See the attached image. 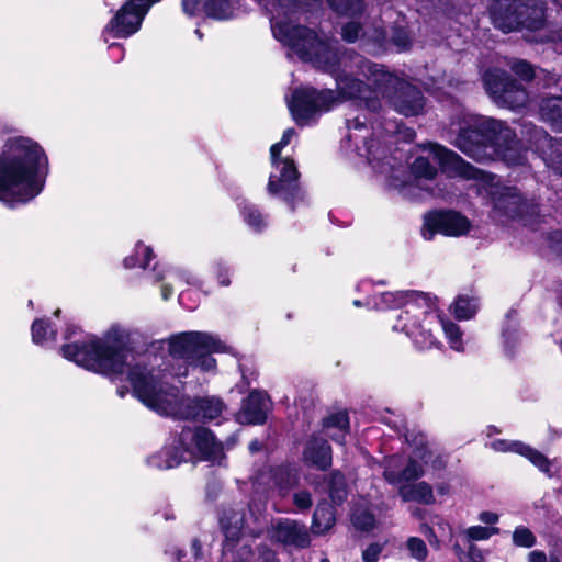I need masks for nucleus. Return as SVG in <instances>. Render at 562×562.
I'll use <instances>...</instances> for the list:
<instances>
[{
	"label": "nucleus",
	"mask_w": 562,
	"mask_h": 562,
	"mask_svg": "<svg viewBox=\"0 0 562 562\" xmlns=\"http://www.w3.org/2000/svg\"><path fill=\"white\" fill-rule=\"evenodd\" d=\"M131 331L111 326L102 337L83 335L65 344L61 355L79 367L110 379L130 381L134 395L148 408L161 415L195 420H214L221 416L224 404L220 398H180L177 387L169 386L167 374L148 369L134 360L131 351Z\"/></svg>",
	"instance_id": "nucleus-1"
},
{
	"label": "nucleus",
	"mask_w": 562,
	"mask_h": 562,
	"mask_svg": "<svg viewBox=\"0 0 562 562\" xmlns=\"http://www.w3.org/2000/svg\"><path fill=\"white\" fill-rule=\"evenodd\" d=\"M337 44L336 41L317 43L322 59L328 60L330 65L328 68L313 65L335 77L339 97L331 90L318 91L311 87L294 90L288 105L297 124L310 123L317 113L329 111L340 99L359 100L372 112L381 108V98L404 116L424 112L425 99L415 86L362 56L349 53L339 55Z\"/></svg>",
	"instance_id": "nucleus-2"
},
{
	"label": "nucleus",
	"mask_w": 562,
	"mask_h": 562,
	"mask_svg": "<svg viewBox=\"0 0 562 562\" xmlns=\"http://www.w3.org/2000/svg\"><path fill=\"white\" fill-rule=\"evenodd\" d=\"M368 304L378 310L403 307L392 328L404 333L416 348L428 350L440 346L436 333L441 329L457 352L464 351L462 331L453 322L445 318L431 296L417 291L383 292L374 295Z\"/></svg>",
	"instance_id": "nucleus-3"
},
{
	"label": "nucleus",
	"mask_w": 562,
	"mask_h": 562,
	"mask_svg": "<svg viewBox=\"0 0 562 562\" xmlns=\"http://www.w3.org/2000/svg\"><path fill=\"white\" fill-rule=\"evenodd\" d=\"M47 175L48 158L35 140L8 138L0 153V201L10 207L30 202L43 191Z\"/></svg>",
	"instance_id": "nucleus-4"
},
{
	"label": "nucleus",
	"mask_w": 562,
	"mask_h": 562,
	"mask_svg": "<svg viewBox=\"0 0 562 562\" xmlns=\"http://www.w3.org/2000/svg\"><path fill=\"white\" fill-rule=\"evenodd\" d=\"M448 133L451 143L474 160L501 159L508 165L524 160L515 133L502 121L459 109Z\"/></svg>",
	"instance_id": "nucleus-5"
},
{
	"label": "nucleus",
	"mask_w": 562,
	"mask_h": 562,
	"mask_svg": "<svg viewBox=\"0 0 562 562\" xmlns=\"http://www.w3.org/2000/svg\"><path fill=\"white\" fill-rule=\"evenodd\" d=\"M436 155L449 170L463 176L464 179L479 182V191L485 192L492 199V216L495 221L501 223L520 221L525 225H530L532 218L539 213L538 205L522 199L516 188L501 186L495 176L473 167L456 153L437 149Z\"/></svg>",
	"instance_id": "nucleus-6"
},
{
	"label": "nucleus",
	"mask_w": 562,
	"mask_h": 562,
	"mask_svg": "<svg viewBox=\"0 0 562 562\" xmlns=\"http://www.w3.org/2000/svg\"><path fill=\"white\" fill-rule=\"evenodd\" d=\"M169 355L178 362L170 375L188 376L190 369L199 368L204 372L213 371L216 367L213 352L228 351L227 345L217 336L205 331H183L170 336L167 340Z\"/></svg>",
	"instance_id": "nucleus-7"
},
{
	"label": "nucleus",
	"mask_w": 562,
	"mask_h": 562,
	"mask_svg": "<svg viewBox=\"0 0 562 562\" xmlns=\"http://www.w3.org/2000/svg\"><path fill=\"white\" fill-rule=\"evenodd\" d=\"M223 447L206 428H183L180 435L148 458V464L159 470L172 469L181 462L196 459L215 461L222 457Z\"/></svg>",
	"instance_id": "nucleus-8"
},
{
	"label": "nucleus",
	"mask_w": 562,
	"mask_h": 562,
	"mask_svg": "<svg viewBox=\"0 0 562 562\" xmlns=\"http://www.w3.org/2000/svg\"><path fill=\"white\" fill-rule=\"evenodd\" d=\"M263 509V505H256L255 502L249 505V517L246 516L244 508L224 509L220 522L225 535L223 553L232 562H245L244 554H252L254 535L259 531L256 525Z\"/></svg>",
	"instance_id": "nucleus-9"
},
{
	"label": "nucleus",
	"mask_w": 562,
	"mask_h": 562,
	"mask_svg": "<svg viewBox=\"0 0 562 562\" xmlns=\"http://www.w3.org/2000/svg\"><path fill=\"white\" fill-rule=\"evenodd\" d=\"M490 11L494 26L504 33L539 30L544 24L542 0H493Z\"/></svg>",
	"instance_id": "nucleus-10"
},
{
	"label": "nucleus",
	"mask_w": 562,
	"mask_h": 562,
	"mask_svg": "<svg viewBox=\"0 0 562 562\" xmlns=\"http://www.w3.org/2000/svg\"><path fill=\"white\" fill-rule=\"evenodd\" d=\"M418 443L420 448H416L413 454L405 459L403 456H391L384 460V477L391 484H401L417 480L423 476L425 471L423 463L432 462L434 468L440 469L445 465V460L424 447V437L420 436Z\"/></svg>",
	"instance_id": "nucleus-11"
},
{
	"label": "nucleus",
	"mask_w": 562,
	"mask_h": 562,
	"mask_svg": "<svg viewBox=\"0 0 562 562\" xmlns=\"http://www.w3.org/2000/svg\"><path fill=\"white\" fill-rule=\"evenodd\" d=\"M271 167L267 184L268 193L281 199L291 210H294L304 201L294 161L289 157H271Z\"/></svg>",
	"instance_id": "nucleus-12"
},
{
	"label": "nucleus",
	"mask_w": 562,
	"mask_h": 562,
	"mask_svg": "<svg viewBox=\"0 0 562 562\" xmlns=\"http://www.w3.org/2000/svg\"><path fill=\"white\" fill-rule=\"evenodd\" d=\"M482 79L486 92L498 106L519 110L528 104V92L506 71L491 68L483 74Z\"/></svg>",
	"instance_id": "nucleus-13"
},
{
	"label": "nucleus",
	"mask_w": 562,
	"mask_h": 562,
	"mask_svg": "<svg viewBox=\"0 0 562 562\" xmlns=\"http://www.w3.org/2000/svg\"><path fill=\"white\" fill-rule=\"evenodd\" d=\"M159 0H128L110 20L103 31L104 41L109 37L126 38L135 34L149 8Z\"/></svg>",
	"instance_id": "nucleus-14"
},
{
	"label": "nucleus",
	"mask_w": 562,
	"mask_h": 562,
	"mask_svg": "<svg viewBox=\"0 0 562 562\" xmlns=\"http://www.w3.org/2000/svg\"><path fill=\"white\" fill-rule=\"evenodd\" d=\"M470 229V221L459 212L434 211L425 215L422 235L431 240L437 233L458 237L468 234Z\"/></svg>",
	"instance_id": "nucleus-15"
},
{
	"label": "nucleus",
	"mask_w": 562,
	"mask_h": 562,
	"mask_svg": "<svg viewBox=\"0 0 562 562\" xmlns=\"http://www.w3.org/2000/svg\"><path fill=\"white\" fill-rule=\"evenodd\" d=\"M437 149H443L449 153H453L452 150H449L440 145L437 144H429L425 147V150L428 153L427 156H419L417 157L412 167V175L414 177V182L417 187H422L423 181H430L432 180L437 175V167L434 164H437L441 167L442 171L448 173L450 177H461L463 176L449 170L443 165V161L437 157Z\"/></svg>",
	"instance_id": "nucleus-16"
},
{
	"label": "nucleus",
	"mask_w": 562,
	"mask_h": 562,
	"mask_svg": "<svg viewBox=\"0 0 562 562\" xmlns=\"http://www.w3.org/2000/svg\"><path fill=\"white\" fill-rule=\"evenodd\" d=\"M271 537L277 541L297 548L310 544V533L305 525L291 519H278L271 524Z\"/></svg>",
	"instance_id": "nucleus-17"
},
{
	"label": "nucleus",
	"mask_w": 562,
	"mask_h": 562,
	"mask_svg": "<svg viewBox=\"0 0 562 562\" xmlns=\"http://www.w3.org/2000/svg\"><path fill=\"white\" fill-rule=\"evenodd\" d=\"M532 142L547 167L562 176V142L552 138L541 128H535Z\"/></svg>",
	"instance_id": "nucleus-18"
},
{
	"label": "nucleus",
	"mask_w": 562,
	"mask_h": 562,
	"mask_svg": "<svg viewBox=\"0 0 562 562\" xmlns=\"http://www.w3.org/2000/svg\"><path fill=\"white\" fill-rule=\"evenodd\" d=\"M269 409L270 400L267 393L252 391L243 402L241 408L237 414V420L240 424L248 425L263 424Z\"/></svg>",
	"instance_id": "nucleus-19"
},
{
	"label": "nucleus",
	"mask_w": 562,
	"mask_h": 562,
	"mask_svg": "<svg viewBox=\"0 0 562 562\" xmlns=\"http://www.w3.org/2000/svg\"><path fill=\"white\" fill-rule=\"evenodd\" d=\"M294 484V477L285 470L269 469L267 472H261L255 476L254 487L256 493H265L271 490V493H278L279 496L284 497Z\"/></svg>",
	"instance_id": "nucleus-20"
},
{
	"label": "nucleus",
	"mask_w": 562,
	"mask_h": 562,
	"mask_svg": "<svg viewBox=\"0 0 562 562\" xmlns=\"http://www.w3.org/2000/svg\"><path fill=\"white\" fill-rule=\"evenodd\" d=\"M491 448L498 452H515L527 458L533 465H536L541 472L552 475L551 467L552 463L541 452L525 445L521 441H509L498 439L491 442Z\"/></svg>",
	"instance_id": "nucleus-21"
},
{
	"label": "nucleus",
	"mask_w": 562,
	"mask_h": 562,
	"mask_svg": "<svg viewBox=\"0 0 562 562\" xmlns=\"http://www.w3.org/2000/svg\"><path fill=\"white\" fill-rule=\"evenodd\" d=\"M303 456L307 463L322 470L331 464V448L324 438L317 436L307 441Z\"/></svg>",
	"instance_id": "nucleus-22"
},
{
	"label": "nucleus",
	"mask_w": 562,
	"mask_h": 562,
	"mask_svg": "<svg viewBox=\"0 0 562 562\" xmlns=\"http://www.w3.org/2000/svg\"><path fill=\"white\" fill-rule=\"evenodd\" d=\"M542 121L550 124L555 131L562 132V97H543L538 105Z\"/></svg>",
	"instance_id": "nucleus-23"
},
{
	"label": "nucleus",
	"mask_w": 562,
	"mask_h": 562,
	"mask_svg": "<svg viewBox=\"0 0 562 562\" xmlns=\"http://www.w3.org/2000/svg\"><path fill=\"white\" fill-rule=\"evenodd\" d=\"M349 429V418L346 412L328 416L323 423V432L334 441L342 443Z\"/></svg>",
	"instance_id": "nucleus-24"
},
{
	"label": "nucleus",
	"mask_w": 562,
	"mask_h": 562,
	"mask_svg": "<svg viewBox=\"0 0 562 562\" xmlns=\"http://www.w3.org/2000/svg\"><path fill=\"white\" fill-rule=\"evenodd\" d=\"M398 493L404 502L414 501L426 505L435 503L432 487L426 482L403 485L400 487Z\"/></svg>",
	"instance_id": "nucleus-25"
},
{
	"label": "nucleus",
	"mask_w": 562,
	"mask_h": 562,
	"mask_svg": "<svg viewBox=\"0 0 562 562\" xmlns=\"http://www.w3.org/2000/svg\"><path fill=\"white\" fill-rule=\"evenodd\" d=\"M335 514L330 505L319 503L314 512L312 531L316 535H324L335 524Z\"/></svg>",
	"instance_id": "nucleus-26"
},
{
	"label": "nucleus",
	"mask_w": 562,
	"mask_h": 562,
	"mask_svg": "<svg viewBox=\"0 0 562 562\" xmlns=\"http://www.w3.org/2000/svg\"><path fill=\"white\" fill-rule=\"evenodd\" d=\"M477 310V299L468 294L459 295L450 306V311L459 321H467L472 318L476 314Z\"/></svg>",
	"instance_id": "nucleus-27"
},
{
	"label": "nucleus",
	"mask_w": 562,
	"mask_h": 562,
	"mask_svg": "<svg viewBox=\"0 0 562 562\" xmlns=\"http://www.w3.org/2000/svg\"><path fill=\"white\" fill-rule=\"evenodd\" d=\"M240 215L245 224L254 232H261L267 227V216L261 213L257 205L250 202L239 204Z\"/></svg>",
	"instance_id": "nucleus-28"
},
{
	"label": "nucleus",
	"mask_w": 562,
	"mask_h": 562,
	"mask_svg": "<svg viewBox=\"0 0 562 562\" xmlns=\"http://www.w3.org/2000/svg\"><path fill=\"white\" fill-rule=\"evenodd\" d=\"M154 258L150 247L145 246L142 241L135 245L134 252L124 259V267L127 269L143 268L145 269Z\"/></svg>",
	"instance_id": "nucleus-29"
},
{
	"label": "nucleus",
	"mask_w": 562,
	"mask_h": 562,
	"mask_svg": "<svg viewBox=\"0 0 562 562\" xmlns=\"http://www.w3.org/2000/svg\"><path fill=\"white\" fill-rule=\"evenodd\" d=\"M204 10L207 16L216 20H226L233 15V5L229 0H209Z\"/></svg>",
	"instance_id": "nucleus-30"
},
{
	"label": "nucleus",
	"mask_w": 562,
	"mask_h": 562,
	"mask_svg": "<svg viewBox=\"0 0 562 562\" xmlns=\"http://www.w3.org/2000/svg\"><path fill=\"white\" fill-rule=\"evenodd\" d=\"M32 340L37 345H43L45 342L52 341L55 339L56 333L50 327V324L47 319H36L32 324Z\"/></svg>",
	"instance_id": "nucleus-31"
},
{
	"label": "nucleus",
	"mask_w": 562,
	"mask_h": 562,
	"mask_svg": "<svg viewBox=\"0 0 562 562\" xmlns=\"http://www.w3.org/2000/svg\"><path fill=\"white\" fill-rule=\"evenodd\" d=\"M329 495L334 503H341L347 496L345 477L340 473H333L329 482Z\"/></svg>",
	"instance_id": "nucleus-32"
},
{
	"label": "nucleus",
	"mask_w": 562,
	"mask_h": 562,
	"mask_svg": "<svg viewBox=\"0 0 562 562\" xmlns=\"http://www.w3.org/2000/svg\"><path fill=\"white\" fill-rule=\"evenodd\" d=\"M352 524L357 529L371 530L375 526V519L373 515L364 508H356L351 516Z\"/></svg>",
	"instance_id": "nucleus-33"
},
{
	"label": "nucleus",
	"mask_w": 562,
	"mask_h": 562,
	"mask_svg": "<svg viewBox=\"0 0 562 562\" xmlns=\"http://www.w3.org/2000/svg\"><path fill=\"white\" fill-rule=\"evenodd\" d=\"M467 538L473 541L487 540L492 536L499 533V528L494 526H472L464 531Z\"/></svg>",
	"instance_id": "nucleus-34"
},
{
	"label": "nucleus",
	"mask_w": 562,
	"mask_h": 562,
	"mask_svg": "<svg viewBox=\"0 0 562 562\" xmlns=\"http://www.w3.org/2000/svg\"><path fill=\"white\" fill-rule=\"evenodd\" d=\"M330 7L340 14H356L362 10V0H328Z\"/></svg>",
	"instance_id": "nucleus-35"
},
{
	"label": "nucleus",
	"mask_w": 562,
	"mask_h": 562,
	"mask_svg": "<svg viewBox=\"0 0 562 562\" xmlns=\"http://www.w3.org/2000/svg\"><path fill=\"white\" fill-rule=\"evenodd\" d=\"M406 549L409 555L419 562L425 561L428 555V549L425 541L417 537H411L407 539Z\"/></svg>",
	"instance_id": "nucleus-36"
},
{
	"label": "nucleus",
	"mask_w": 562,
	"mask_h": 562,
	"mask_svg": "<svg viewBox=\"0 0 562 562\" xmlns=\"http://www.w3.org/2000/svg\"><path fill=\"white\" fill-rule=\"evenodd\" d=\"M384 148L381 147L380 142L378 139L371 138L370 140L364 139V151L359 153L361 156H366L369 164L374 165V162L380 161L382 157H384Z\"/></svg>",
	"instance_id": "nucleus-37"
},
{
	"label": "nucleus",
	"mask_w": 562,
	"mask_h": 562,
	"mask_svg": "<svg viewBox=\"0 0 562 562\" xmlns=\"http://www.w3.org/2000/svg\"><path fill=\"white\" fill-rule=\"evenodd\" d=\"M513 542L518 547L531 548L536 543V537L528 528L520 526L513 532Z\"/></svg>",
	"instance_id": "nucleus-38"
},
{
	"label": "nucleus",
	"mask_w": 562,
	"mask_h": 562,
	"mask_svg": "<svg viewBox=\"0 0 562 562\" xmlns=\"http://www.w3.org/2000/svg\"><path fill=\"white\" fill-rule=\"evenodd\" d=\"M373 44L372 52L379 53L389 48V42L386 40V32L384 30L375 29L372 35L363 34Z\"/></svg>",
	"instance_id": "nucleus-39"
},
{
	"label": "nucleus",
	"mask_w": 562,
	"mask_h": 562,
	"mask_svg": "<svg viewBox=\"0 0 562 562\" xmlns=\"http://www.w3.org/2000/svg\"><path fill=\"white\" fill-rule=\"evenodd\" d=\"M390 43L393 44L397 50H404L409 47L411 38L403 27H395L392 30Z\"/></svg>",
	"instance_id": "nucleus-40"
},
{
	"label": "nucleus",
	"mask_w": 562,
	"mask_h": 562,
	"mask_svg": "<svg viewBox=\"0 0 562 562\" xmlns=\"http://www.w3.org/2000/svg\"><path fill=\"white\" fill-rule=\"evenodd\" d=\"M510 69L525 81H530L535 77L533 67L525 60L514 61L510 66Z\"/></svg>",
	"instance_id": "nucleus-41"
},
{
	"label": "nucleus",
	"mask_w": 562,
	"mask_h": 562,
	"mask_svg": "<svg viewBox=\"0 0 562 562\" xmlns=\"http://www.w3.org/2000/svg\"><path fill=\"white\" fill-rule=\"evenodd\" d=\"M347 126H348V130H349L348 138H349L350 142H353L356 147L358 148V139L359 138H363L364 139V136L358 135L357 132L368 131V127H367L364 122L360 121L359 117H356L352 121H348L347 122Z\"/></svg>",
	"instance_id": "nucleus-42"
},
{
	"label": "nucleus",
	"mask_w": 562,
	"mask_h": 562,
	"mask_svg": "<svg viewBox=\"0 0 562 562\" xmlns=\"http://www.w3.org/2000/svg\"><path fill=\"white\" fill-rule=\"evenodd\" d=\"M296 135L294 128H288L284 131L280 142L273 144L270 148V157H281V150L290 144L292 138Z\"/></svg>",
	"instance_id": "nucleus-43"
},
{
	"label": "nucleus",
	"mask_w": 562,
	"mask_h": 562,
	"mask_svg": "<svg viewBox=\"0 0 562 562\" xmlns=\"http://www.w3.org/2000/svg\"><path fill=\"white\" fill-rule=\"evenodd\" d=\"M293 504L297 510L305 512L311 508L313 501L312 495L307 491H297L293 494Z\"/></svg>",
	"instance_id": "nucleus-44"
},
{
	"label": "nucleus",
	"mask_w": 562,
	"mask_h": 562,
	"mask_svg": "<svg viewBox=\"0 0 562 562\" xmlns=\"http://www.w3.org/2000/svg\"><path fill=\"white\" fill-rule=\"evenodd\" d=\"M361 27L356 22L347 23L341 31L342 38L347 42H355L359 38Z\"/></svg>",
	"instance_id": "nucleus-45"
},
{
	"label": "nucleus",
	"mask_w": 562,
	"mask_h": 562,
	"mask_svg": "<svg viewBox=\"0 0 562 562\" xmlns=\"http://www.w3.org/2000/svg\"><path fill=\"white\" fill-rule=\"evenodd\" d=\"M383 546L380 543H371L368 548H366L362 552V559L364 562H376Z\"/></svg>",
	"instance_id": "nucleus-46"
},
{
	"label": "nucleus",
	"mask_w": 562,
	"mask_h": 562,
	"mask_svg": "<svg viewBox=\"0 0 562 562\" xmlns=\"http://www.w3.org/2000/svg\"><path fill=\"white\" fill-rule=\"evenodd\" d=\"M214 271L216 273V277L218 279V282L222 285H228L229 284V278H228V268L223 261H216L213 265Z\"/></svg>",
	"instance_id": "nucleus-47"
},
{
	"label": "nucleus",
	"mask_w": 562,
	"mask_h": 562,
	"mask_svg": "<svg viewBox=\"0 0 562 562\" xmlns=\"http://www.w3.org/2000/svg\"><path fill=\"white\" fill-rule=\"evenodd\" d=\"M498 519H499L498 515L493 512H482L479 515V520L488 526L495 525L496 522H498Z\"/></svg>",
	"instance_id": "nucleus-48"
},
{
	"label": "nucleus",
	"mask_w": 562,
	"mask_h": 562,
	"mask_svg": "<svg viewBox=\"0 0 562 562\" xmlns=\"http://www.w3.org/2000/svg\"><path fill=\"white\" fill-rule=\"evenodd\" d=\"M199 8V0H182V10L189 15H193Z\"/></svg>",
	"instance_id": "nucleus-49"
},
{
	"label": "nucleus",
	"mask_w": 562,
	"mask_h": 562,
	"mask_svg": "<svg viewBox=\"0 0 562 562\" xmlns=\"http://www.w3.org/2000/svg\"><path fill=\"white\" fill-rule=\"evenodd\" d=\"M528 562H548V555L540 550H532L528 553Z\"/></svg>",
	"instance_id": "nucleus-50"
},
{
	"label": "nucleus",
	"mask_w": 562,
	"mask_h": 562,
	"mask_svg": "<svg viewBox=\"0 0 562 562\" xmlns=\"http://www.w3.org/2000/svg\"><path fill=\"white\" fill-rule=\"evenodd\" d=\"M561 82V77L554 72H546L544 85L546 87H557Z\"/></svg>",
	"instance_id": "nucleus-51"
},
{
	"label": "nucleus",
	"mask_w": 562,
	"mask_h": 562,
	"mask_svg": "<svg viewBox=\"0 0 562 562\" xmlns=\"http://www.w3.org/2000/svg\"><path fill=\"white\" fill-rule=\"evenodd\" d=\"M422 531L427 537L431 546L439 547V540L430 527L423 526Z\"/></svg>",
	"instance_id": "nucleus-52"
},
{
	"label": "nucleus",
	"mask_w": 562,
	"mask_h": 562,
	"mask_svg": "<svg viewBox=\"0 0 562 562\" xmlns=\"http://www.w3.org/2000/svg\"><path fill=\"white\" fill-rule=\"evenodd\" d=\"M548 562H562V543L560 546H555V549L550 552Z\"/></svg>",
	"instance_id": "nucleus-53"
},
{
	"label": "nucleus",
	"mask_w": 562,
	"mask_h": 562,
	"mask_svg": "<svg viewBox=\"0 0 562 562\" xmlns=\"http://www.w3.org/2000/svg\"><path fill=\"white\" fill-rule=\"evenodd\" d=\"M191 552L192 554L194 555L195 558V561L196 562H200L202 561V557H201V546L199 543L198 540H194L191 544Z\"/></svg>",
	"instance_id": "nucleus-54"
},
{
	"label": "nucleus",
	"mask_w": 562,
	"mask_h": 562,
	"mask_svg": "<svg viewBox=\"0 0 562 562\" xmlns=\"http://www.w3.org/2000/svg\"><path fill=\"white\" fill-rule=\"evenodd\" d=\"M77 331H79V328L75 325H69L65 333V338L70 339L72 336H76Z\"/></svg>",
	"instance_id": "nucleus-55"
},
{
	"label": "nucleus",
	"mask_w": 562,
	"mask_h": 562,
	"mask_svg": "<svg viewBox=\"0 0 562 562\" xmlns=\"http://www.w3.org/2000/svg\"><path fill=\"white\" fill-rule=\"evenodd\" d=\"M172 292H173V290L171 286H169L168 284L162 285L161 295H162L164 300H168L172 295Z\"/></svg>",
	"instance_id": "nucleus-56"
},
{
	"label": "nucleus",
	"mask_w": 562,
	"mask_h": 562,
	"mask_svg": "<svg viewBox=\"0 0 562 562\" xmlns=\"http://www.w3.org/2000/svg\"><path fill=\"white\" fill-rule=\"evenodd\" d=\"M436 490L439 495H447L449 494L450 487L446 483H440L436 486Z\"/></svg>",
	"instance_id": "nucleus-57"
},
{
	"label": "nucleus",
	"mask_w": 562,
	"mask_h": 562,
	"mask_svg": "<svg viewBox=\"0 0 562 562\" xmlns=\"http://www.w3.org/2000/svg\"><path fill=\"white\" fill-rule=\"evenodd\" d=\"M261 449V443L258 441V440H252L250 443H249V450L251 452H256V451H259Z\"/></svg>",
	"instance_id": "nucleus-58"
},
{
	"label": "nucleus",
	"mask_w": 562,
	"mask_h": 562,
	"mask_svg": "<svg viewBox=\"0 0 562 562\" xmlns=\"http://www.w3.org/2000/svg\"><path fill=\"white\" fill-rule=\"evenodd\" d=\"M554 239L558 241V250L560 251L561 256H562V233H555L554 234Z\"/></svg>",
	"instance_id": "nucleus-59"
},
{
	"label": "nucleus",
	"mask_w": 562,
	"mask_h": 562,
	"mask_svg": "<svg viewBox=\"0 0 562 562\" xmlns=\"http://www.w3.org/2000/svg\"><path fill=\"white\" fill-rule=\"evenodd\" d=\"M553 41L558 40L562 42V30L558 31L555 35L552 37Z\"/></svg>",
	"instance_id": "nucleus-60"
},
{
	"label": "nucleus",
	"mask_w": 562,
	"mask_h": 562,
	"mask_svg": "<svg viewBox=\"0 0 562 562\" xmlns=\"http://www.w3.org/2000/svg\"><path fill=\"white\" fill-rule=\"evenodd\" d=\"M557 5L562 8V0H552Z\"/></svg>",
	"instance_id": "nucleus-61"
},
{
	"label": "nucleus",
	"mask_w": 562,
	"mask_h": 562,
	"mask_svg": "<svg viewBox=\"0 0 562 562\" xmlns=\"http://www.w3.org/2000/svg\"><path fill=\"white\" fill-rule=\"evenodd\" d=\"M184 296H186V293H184V292L180 293V295H179V300L182 302V301L184 300Z\"/></svg>",
	"instance_id": "nucleus-62"
},
{
	"label": "nucleus",
	"mask_w": 562,
	"mask_h": 562,
	"mask_svg": "<svg viewBox=\"0 0 562 562\" xmlns=\"http://www.w3.org/2000/svg\"><path fill=\"white\" fill-rule=\"evenodd\" d=\"M195 34L199 36V38H202V33L200 32V30H195Z\"/></svg>",
	"instance_id": "nucleus-63"
},
{
	"label": "nucleus",
	"mask_w": 562,
	"mask_h": 562,
	"mask_svg": "<svg viewBox=\"0 0 562 562\" xmlns=\"http://www.w3.org/2000/svg\"><path fill=\"white\" fill-rule=\"evenodd\" d=\"M321 562H329V560L327 558H324L321 560Z\"/></svg>",
	"instance_id": "nucleus-64"
}]
</instances>
